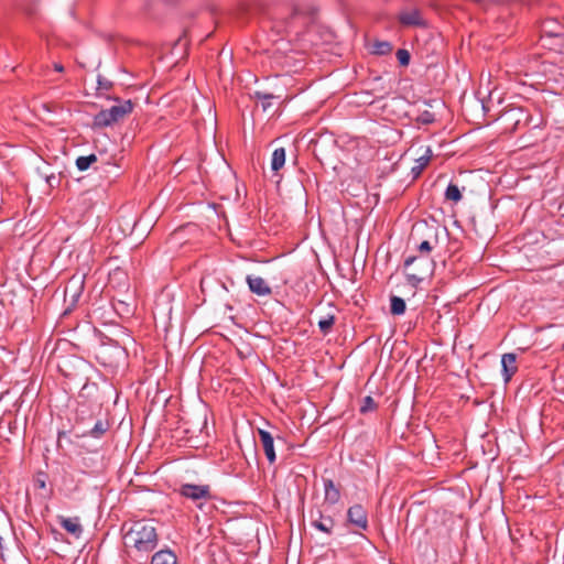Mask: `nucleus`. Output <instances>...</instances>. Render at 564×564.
<instances>
[{"label":"nucleus","mask_w":564,"mask_h":564,"mask_svg":"<svg viewBox=\"0 0 564 564\" xmlns=\"http://www.w3.org/2000/svg\"><path fill=\"white\" fill-rule=\"evenodd\" d=\"M434 270L435 261L429 256H411L404 261L406 281L412 288H417L420 283L431 278Z\"/></svg>","instance_id":"nucleus-1"},{"label":"nucleus","mask_w":564,"mask_h":564,"mask_svg":"<svg viewBox=\"0 0 564 564\" xmlns=\"http://www.w3.org/2000/svg\"><path fill=\"white\" fill-rule=\"evenodd\" d=\"M133 546L141 552H150L156 547L158 534L151 523L137 522L127 533Z\"/></svg>","instance_id":"nucleus-2"},{"label":"nucleus","mask_w":564,"mask_h":564,"mask_svg":"<svg viewBox=\"0 0 564 564\" xmlns=\"http://www.w3.org/2000/svg\"><path fill=\"white\" fill-rule=\"evenodd\" d=\"M133 110V104L131 100H124L119 105H115L109 109H102L94 116L93 128L101 129L110 127L124 119L126 116L131 113Z\"/></svg>","instance_id":"nucleus-3"},{"label":"nucleus","mask_w":564,"mask_h":564,"mask_svg":"<svg viewBox=\"0 0 564 564\" xmlns=\"http://www.w3.org/2000/svg\"><path fill=\"white\" fill-rule=\"evenodd\" d=\"M314 10L300 4L294 6L292 14L285 21L284 31L288 34L299 35L313 21Z\"/></svg>","instance_id":"nucleus-4"},{"label":"nucleus","mask_w":564,"mask_h":564,"mask_svg":"<svg viewBox=\"0 0 564 564\" xmlns=\"http://www.w3.org/2000/svg\"><path fill=\"white\" fill-rule=\"evenodd\" d=\"M178 491L183 497L194 502L212 498L210 487L208 485L183 484Z\"/></svg>","instance_id":"nucleus-5"},{"label":"nucleus","mask_w":564,"mask_h":564,"mask_svg":"<svg viewBox=\"0 0 564 564\" xmlns=\"http://www.w3.org/2000/svg\"><path fill=\"white\" fill-rule=\"evenodd\" d=\"M348 521L356 527L366 530L368 527L367 512L361 505H354L347 511Z\"/></svg>","instance_id":"nucleus-6"},{"label":"nucleus","mask_w":564,"mask_h":564,"mask_svg":"<svg viewBox=\"0 0 564 564\" xmlns=\"http://www.w3.org/2000/svg\"><path fill=\"white\" fill-rule=\"evenodd\" d=\"M246 281L249 290L259 296H268L272 293L271 288L261 276L247 275Z\"/></svg>","instance_id":"nucleus-7"},{"label":"nucleus","mask_w":564,"mask_h":564,"mask_svg":"<svg viewBox=\"0 0 564 564\" xmlns=\"http://www.w3.org/2000/svg\"><path fill=\"white\" fill-rule=\"evenodd\" d=\"M399 22L403 26H425L426 23L422 18L421 11L419 9H413L410 11H404L399 14Z\"/></svg>","instance_id":"nucleus-8"},{"label":"nucleus","mask_w":564,"mask_h":564,"mask_svg":"<svg viewBox=\"0 0 564 564\" xmlns=\"http://www.w3.org/2000/svg\"><path fill=\"white\" fill-rule=\"evenodd\" d=\"M259 436L260 441L262 443V447L264 451V454L269 460L270 464H273L275 462V451H274V441L270 432L265 430H259Z\"/></svg>","instance_id":"nucleus-9"},{"label":"nucleus","mask_w":564,"mask_h":564,"mask_svg":"<svg viewBox=\"0 0 564 564\" xmlns=\"http://www.w3.org/2000/svg\"><path fill=\"white\" fill-rule=\"evenodd\" d=\"M517 356L516 354L508 352L501 357L502 375L505 382L510 381L511 377L517 372Z\"/></svg>","instance_id":"nucleus-10"},{"label":"nucleus","mask_w":564,"mask_h":564,"mask_svg":"<svg viewBox=\"0 0 564 564\" xmlns=\"http://www.w3.org/2000/svg\"><path fill=\"white\" fill-rule=\"evenodd\" d=\"M109 427L110 423L108 422V420L99 419L89 430L83 431L82 433H77L76 437L91 436L94 438H100L109 430Z\"/></svg>","instance_id":"nucleus-11"},{"label":"nucleus","mask_w":564,"mask_h":564,"mask_svg":"<svg viewBox=\"0 0 564 564\" xmlns=\"http://www.w3.org/2000/svg\"><path fill=\"white\" fill-rule=\"evenodd\" d=\"M58 523L65 531H67L68 533L73 534L76 538H78L83 533V527L79 523V518L77 517L65 518L63 516H59Z\"/></svg>","instance_id":"nucleus-12"},{"label":"nucleus","mask_w":564,"mask_h":564,"mask_svg":"<svg viewBox=\"0 0 564 564\" xmlns=\"http://www.w3.org/2000/svg\"><path fill=\"white\" fill-rule=\"evenodd\" d=\"M325 501L329 505H335L340 499L339 488L335 486L332 479H323Z\"/></svg>","instance_id":"nucleus-13"},{"label":"nucleus","mask_w":564,"mask_h":564,"mask_svg":"<svg viewBox=\"0 0 564 564\" xmlns=\"http://www.w3.org/2000/svg\"><path fill=\"white\" fill-rule=\"evenodd\" d=\"M317 518L312 519V527L326 534H330L335 525L333 518L323 516L321 511H317Z\"/></svg>","instance_id":"nucleus-14"},{"label":"nucleus","mask_w":564,"mask_h":564,"mask_svg":"<svg viewBox=\"0 0 564 564\" xmlns=\"http://www.w3.org/2000/svg\"><path fill=\"white\" fill-rule=\"evenodd\" d=\"M151 564H176V556L171 551H159L152 556Z\"/></svg>","instance_id":"nucleus-15"},{"label":"nucleus","mask_w":564,"mask_h":564,"mask_svg":"<svg viewBox=\"0 0 564 564\" xmlns=\"http://www.w3.org/2000/svg\"><path fill=\"white\" fill-rule=\"evenodd\" d=\"M285 163V150L284 148H278L272 153L271 169L272 171H279Z\"/></svg>","instance_id":"nucleus-16"},{"label":"nucleus","mask_w":564,"mask_h":564,"mask_svg":"<svg viewBox=\"0 0 564 564\" xmlns=\"http://www.w3.org/2000/svg\"><path fill=\"white\" fill-rule=\"evenodd\" d=\"M253 97L261 102V108L263 111L269 110L272 107V100L278 98L276 96L264 93V91H254Z\"/></svg>","instance_id":"nucleus-17"},{"label":"nucleus","mask_w":564,"mask_h":564,"mask_svg":"<svg viewBox=\"0 0 564 564\" xmlns=\"http://www.w3.org/2000/svg\"><path fill=\"white\" fill-rule=\"evenodd\" d=\"M406 305L402 297L391 296L390 299V312L393 315H402L405 312Z\"/></svg>","instance_id":"nucleus-18"},{"label":"nucleus","mask_w":564,"mask_h":564,"mask_svg":"<svg viewBox=\"0 0 564 564\" xmlns=\"http://www.w3.org/2000/svg\"><path fill=\"white\" fill-rule=\"evenodd\" d=\"M97 162L96 154H89L86 156H78L76 159V166L79 171H86L90 167L93 163Z\"/></svg>","instance_id":"nucleus-19"},{"label":"nucleus","mask_w":564,"mask_h":564,"mask_svg":"<svg viewBox=\"0 0 564 564\" xmlns=\"http://www.w3.org/2000/svg\"><path fill=\"white\" fill-rule=\"evenodd\" d=\"M335 323V316L333 314H326L325 316H322L318 321V327L319 330L323 334H328Z\"/></svg>","instance_id":"nucleus-20"},{"label":"nucleus","mask_w":564,"mask_h":564,"mask_svg":"<svg viewBox=\"0 0 564 564\" xmlns=\"http://www.w3.org/2000/svg\"><path fill=\"white\" fill-rule=\"evenodd\" d=\"M460 189L456 184L449 183L445 191V198L454 203H458L462 199Z\"/></svg>","instance_id":"nucleus-21"},{"label":"nucleus","mask_w":564,"mask_h":564,"mask_svg":"<svg viewBox=\"0 0 564 564\" xmlns=\"http://www.w3.org/2000/svg\"><path fill=\"white\" fill-rule=\"evenodd\" d=\"M393 46L388 41H377L372 46V53L377 55H386L392 51Z\"/></svg>","instance_id":"nucleus-22"},{"label":"nucleus","mask_w":564,"mask_h":564,"mask_svg":"<svg viewBox=\"0 0 564 564\" xmlns=\"http://www.w3.org/2000/svg\"><path fill=\"white\" fill-rule=\"evenodd\" d=\"M80 289H82V284L79 286H75L73 284V281H70L69 284L65 289V297L69 296L72 299V303H75L80 295V292H79Z\"/></svg>","instance_id":"nucleus-23"},{"label":"nucleus","mask_w":564,"mask_h":564,"mask_svg":"<svg viewBox=\"0 0 564 564\" xmlns=\"http://www.w3.org/2000/svg\"><path fill=\"white\" fill-rule=\"evenodd\" d=\"M376 408H377V404H376L375 400L372 399V397L367 395L361 401L360 412L367 413L369 411L375 410Z\"/></svg>","instance_id":"nucleus-24"},{"label":"nucleus","mask_w":564,"mask_h":564,"mask_svg":"<svg viewBox=\"0 0 564 564\" xmlns=\"http://www.w3.org/2000/svg\"><path fill=\"white\" fill-rule=\"evenodd\" d=\"M397 58L401 66H408L410 64L411 56L409 51L400 48L397 51Z\"/></svg>","instance_id":"nucleus-25"},{"label":"nucleus","mask_w":564,"mask_h":564,"mask_svg":"<svg viewBox=\"0 0 564 564\" xmlns=\"http://www.w3.org/2000/svg\"><path fill=\"white\" fill-rule=\"evenodd\" d=\"M98 89L100 90H110L112 88V82L108 80L107 78L102 77L101 75L97 78Z\"/></svg>","instance_id":"nucleus-26"},{"label":"nucleus","mask_w":564,"mask_h":564,"mask_svg":"<svg viewBox=\"0 0 564 564\" xmlns=\"http://www.w3.org/2000/svg\"><path fill=\"white\" fill-rule=\"evenodd\" d=\"M431 155L432 151L427 148L425 154L416 160V163L420 165V170H423L429 164Z\"/></svg>","instance_id":"nucleus-27"},{"label":"nucleus","mask_w":564,"mask_h":564,"mask_svg":"<svg viewBox=\"0 0 564 564\" xmlns=\"http://www.w3.org/2000/svg\"><path fill=\"white\" fill-rule=\"evenodd\" d=\"M416 249L421 254L427 256L433 250V246L429 240H424L416 247Z\"/></svg>","instance_id":"nucleus-28"},{"label":"nucleus","mask_w":564,"mask_h":564,"mask_svg":"<svg viewBox=\"0 0 564 564\" xmlns=\"http://www.w3.org/2000/svg\"><path fill=\"white\" fill-rule=\"evenodd\" d=\"M43 176L45 177V181L46 183L48 184V186L51 187H54L55 186V182H57V178L54 174H46V173H42Z\"/></svg>","instance_id":"nucleus-29"},{"label":"nucleus","mask_w":564,"mask_h":564,"mask_svg":"<svg viewBox=\"0 0 564 564\" xmlns=\"http://www.w3.org/2000/svg\"><path fill=\"white\" fill-rule=\"evenodd\" d=\"M421 121H422L423 123H431V122H433V121H434V117H433V115H432L431 112L425 111V112H423V113H422V116H421Z\"/></svg>","instance_id":"nucleus-30"},{"label":"nucleus","mask_w":564,"mask_h":564,"mask_svg":"<svg viewBox=\"0 0 564 564\" xmlns=\"http://www.w3.org/2000/svg\"><path fill=\"white\" fill-rule=\"evenodd\" d=\"M53 67H54V69H55L56 72H58V73L64 72V66H63L62 64H59V63H54V64H53Z\"/></svg>","instance_id":"nucleus-31"},{"label":"nucleus","mask_w":564,"mask_h":564,"mask_svg":"<svg viewBox=\"0 0 564 564\" xmlns=\"http://www.w3.org/2000/svg\"><path fill=\"white\" fill-rule=\"evenodd\" d=\"M66 437H67V433L65 431L58 432V437H57L58 444L62 442L63 438H66Z\"/></svg>","instance_id":"nucleus-32"},{"label":"nucleus","mask_w":564,"mask_h":564,"mask_svg":"<svg viewBox=\"0 0 564 564\" xmlns=\"http://www.w3.org/2000/svg\"><path fill=\"white\" fill-rule=\"evenodd\" d=\"M82 413H84V411H78L77 412V416H76V422L79 423V422H83L84 421V416H82Z\"/></svg>","instance_id":"nucleus-33"},{"label":"nucleus","mask_w":564,"mask_h":564,"mask_svg":"<svg viewBox=\"0 0 564 564\" xmlns=\"http://www.w3.org/2000/svg\"><path fill=\"white\" fill-rule=\"evenodd\" d=\"M412 172H414L416 175H419L422 172V170H420V165L417 164L416 166H414L412 169Z\"/></svg>","instance_id":"nucleus-34"},{"label":"nucleus","mask_w":564,"mask_h":564,"mask_svg":"<svg viewBox=\"0 0 564 564\" xmlns=\"http://www.w3.org/2000/svg\"><path fill=\"white\" fill-rule=\"evenodd\" d=\"M550 34H551V35H558V33H557V32H555V31H550Z\"/></svg>","instance_id":"nucleus-35"}]
</instances>
